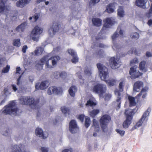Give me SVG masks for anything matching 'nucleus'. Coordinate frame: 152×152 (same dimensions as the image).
<instances>
[{
    "label": "nucleus",
    "instance_id": "f257e3e1",
    "mask_svg": "<svg viewBox=\"0 0 152 152\" xmlns=\"http://www.w3.org/2000/svg\"><path fill=\"white\" fill-rule=\"evenodd\" d=\"M60 59V57L58 56H55L49 58L48 55L44 56L39 61L40 64L36 65L37 69L40 70L43 68V65L45 63V67L51 69L56 66L58 61Z\"/></svg>",
    "mask_w": 152,
    "mask_h": 152
},
{
    "label": "nucleus",
    "instance_id": "f03ea898",
    "mask_svg": "<svg viewBox=\"0 0 152 152\" xmlns=\"http://www.w3.org/2000/svg\"><path fill=\"white\" fill-rule=\"evenodd\" d=\"M96 65L101 80L104 81L109 86H112L115 85L117 81L116 79L109 78L108 80H106L109 77L107 68L100 63H97Z\"/></svg>",
    "mask_w": 152,
    "mask_h": 152
},
{
    "label": "nucleus",
    "instance_id": "7ed1b4c3",
    "mask_svg": "<svg viewBox=\"0 0 152 152\" xmlns=\"http://www.w3.org/2000/svg\"><path fill=\"white\" fill-rule=\"evenodd\" d=\"M20 103L24 105H28L30 106L32 109H38L39 102L36 101L34 99L31 97L21 96L19 99Z\"/></svg>",
    "mask_w": 152,
    "mask_h": 152
},
{
    "label": "nucleus",
    "instance_id": "20e7f679",
    "mask_svg": "<svg viewBox=\"0 0 152 152\" xmlns=\"http://www.w3.org/2000/svg\"><path fill=\"white\" fill-rule=\"evenodd\" d=\"M120 82L118 85V89H116L114 91L116 97V101L118 103V107L119 108L121 106V99L123 97V95L121 94L124 91V89L125 85V79L121 78L120 79Z\"/></svg>",
    "mask_w": 152,
    "mask_h": 152
},
{
    "label": "nucleus",
    "instance_id": "39448f33",
    "mask_svg": "<svg viewBox=\"0 0 152 152\" xmlns=\"http://www.w3.org/2000/svg\"><path fill=\"white\" fill-rule=\"evenodd\" d=\"M148 89V88L147 87H145L143 88L141 90L140 93L137 95L135 97H134L130 96H129L128 98L129 102V105L130 107L134 106L136 105V103L135 102V99H139L140 97L142 95V98L143 99L145 98L146 96V91Z\"/></svg>",
    "mask_w": 152,
    "mask_h": 152
},
{
    "label": "nucleus",
    "instance_id": "423d86ee",
    "mask_svg": "<svg viewBox=\"0 0 152 152\" xmlns=\"http://www.w3.org/2000/svg\"><path fill=\"white\" fill-rule=\"evenodd\" d=\"M15 105V102L13 101L11 102L4 107V109L3 111V113L6 115H18V112L19 111V110L17 108H13Z\"/></svg>",
    "mask_w": 152,
    "mask_h": 152
},
{
    "label": "nucleus",
    "instance_id": "0eeeda50",
    "mask_svg": "<svg viewBox=\"0 0 152 152\" xmlns=\"http://www.w3.org/2000/svg\"><path fill=\"white\" fill-rule=\"evenodd\" d=\"M111 120L110 116L107 114H104L101 116L99 122L103 132H106L107 130V125Z\"/></svg>",
    "mask_w": 152,
    "mask_h": 152
},
{
    "label": "nucleus",
    "instance_id": "6e6552de",
    "mask_svg": "<svg viewBox=\"0 0 152 152\" xmlns=\"http://www.w3.org/2000/svg\"><path fill=\"white\" fill-rule=\"evenodd\" d=\"M92 90L93 92L99 94V97L103 98V94L106 91L107 87L105 85L98 83L94 86Z\"/></svg>",
    "mask_w": 152,
    "mask_h": 152
},
{
    "label": "nucleus",
    "instance_id": "1a4fd4ad",
    "mask_svg": "<svg viewBox=\"0 0 152 152\" xmlns=\"http://www.w3.org/2000/svg\"><path fill=\"white\" fill-rule=\"evenodd\" d=\"M43 31L42 28H40L38 26H36L31 31L30 36L33 40L37 42L39 35L42 33Z\"/></svg>",
    "mask_w": 152,
    "mask_h": 152
},
{
    "label": "nucleus",
    "instance_id": "9d476101",
    "mask_svg": "<svg viewBox=\"0 0 152 152\" xmlns=\"http://www.w3.org/2000/svg\"><path fill=\"white\" fill-rule=\"evenodd\" d=\"M129 74L132 79H135L142 76L143 74L139 72L137 66L131 67L130 69Z\"/></svg>",
    "mask_w": 152,
    "mask_h": 152
},
{
    "label": "nucleus",
    "instance_id": "9b49d317",
    "mask_svg": "<svg viewBox=\"0 0 152 152\" xmlns=\"http://www.w3.org/2000/svg\"><path fill=\"white\" fill-rule=\"evenodd\" d=\"M133 111H131L128 113V110H126L125 114L126 116V119L123 124V126L124 128H127L130 124L132 118Z\"/></svg>",
    "mask_w": 152,
    "mask_h": 152
},
{
    "label": "nucleus",
    "instance_id": "f8f14e48",
    "mask_svg": "<svg viewBox=\"0 0 152 152\" xmlns=\"http://www.w3.org/2000/svg\"><path fill=\"white\" fill-rule=\"evenodd\" d=\"M109 62L110 67L113 69L118 68L120 65L119 58H115V57H111L109 59Z\"/></svg>",
    "mask_w": 152,
    "mask_h": 152
},
{
    "label": "nucleus",
    "instance_id": "ddd939ff",
    "mask_svg": "<svg viewBox=\"0 0 152 152\" xmlns=\"http://www.w3.org/2000/svg\"><path fill=\"white\" fill-rule=\"evenodd\" d=\"M69 129L72 133H75L77 132L79 128L75 120H72L71 121L69 124Z\"/></svg>",
    "mask_w": 152,
    "mask_h": 152
},
{
    "label": "nucleus",
    "instance_id": "4468645a",
    "mask_svg": "<svg viewBox=\"0 0 152 152\" xmlns=\"http://www.w3.org/2000/svg\"><path fill=\"white\" fill-rule=\"evenodd\" d=\"M49 85V83L47 80H45L42 81L39 85V83L36 84L35 88L37 90H44L48 87Z\"/></svg>",
    "mask_w": 152,
    "mask_h": 152
},
{
    "label": "nucleus",
    "instance_id": "2eb2a0df",
    "mask_svg": "<svg viewBox=\"0 0 152 152\" xmlns=\"http://www.w3.org/2000/svg\"><path fill=\"white\" fill-rule=\"evenodd\" d=\"M151 109L149 108H148L145 112L141 118L136 124V126L137 127H139L142 125L143 121H144L146 117L148 115Z\"/></svg>",
    "mask_w": 152,
    "mask_h": 152
},
{
    "label": "nucleus",
    "instance_id": "dca6fc26",
    "mask_svg": "<svg viewBox=\"0 0 152 152\" xmlns=\"http://www.w3.org/2000/svg\"><path fill=\"white\" fill-rule=\"evenodd\" d=\"M104 22L103 26L101 30L102 31L106 28H109L110 26L113 25L114 23L110 18H106L104 21Z\"/></svg>",
    "mask_w": 152,
    "mask_h": 152
},
{
    "label": "nucleus",
    "instance_id": "f3484780",
    "mask_svg": "<svg viewBox=\"0 0 152 152\" xmlns=\"http://www.w3.org/2000/svg\"><path fill=\"white\" fill-rule=\"evenodd\" d=\"M61 28V25L59 22H54L49 30H51L53 34L58 32Z\"/></svg>",
    "mask_w": 152,
    "mask_h": 152
},
{
    "label": "nucleus",
    "instance_id": "a211bd4d",
    "mask_svg": "<svg viewBox=\"0 0 152 152\" xmlns=\"http://www.w3.org/2000/svg\"><path fill=\"white\" fill-rule=\"evenodd\" d=\"M7 0H0V13L7 12L9 10L8 6L5 5Z\"/></svg>",
    "mask_w": 152,
    "mask_h": 152
},
{
    "label": "nucleus",
    "instance_id": "6ab92c4d",
    "mask_svg": "<svg viewBox=\"0 0 152 152\" xmlns=\"http://www.w3.org/2000/svg\"><path fill=\"white\" fill-rule=\"evenodd\" d=\"M143 83L140 81H137L135 83L133 86V90L136 92H139L140 88L143 87Z\"/></svg>",
    "mask_w": 152,
    "mask_h": 152
},
{
    "label": "nucleus",
    "instance_id": "aec40b11",
    "mask_svg": "<svg viewBox=\"0 0 152 152\" xmlns=\"http://www.w3.org/2000/svg\"><path fill=\"white\" fill-rule=\"evenodd\" d=\"M115 3H111L107 6L105 10L107 12L109 13H111L114 12V10L115 9Z\"/></svg>",
    "mask_w": 152,
    "mask_h": 152
},
{
    "label": "nucleus",
    "instance_id": "412c9836",
    "mask_svg": "<svg viewBox=\"0 0 152 152\" xmlns=\"http://www.w3.org/2000/svg\"><path fill=\"white\" fill-rule=\"evenodd\" d=\"M36 134L37 136H39L40 137H41L42 139H45L48 137V134L46 136H45L44 133L42 129L39 128H37L35 130Z\"/></svg>",
    "mask_w": 152,
    "mask_h": 152
},
{
    "label": "nucleus",
    "instance_id": "4be33fe9",
    "mask_svg": "<svg viewBox=\"0 0 152 152\" xmlns=\"http://www.w3.org/2000/svg\"><path fill=\"white\" fill-rule=\"evenodd\" d=\"M27 25V23L26 22L22 23L16 28L15 29L16 31L18 32L24 31L26 29Z\"/></svg>",
    "mask_w": 152,
    "mask_h": 152
},
{
    "label": "nucleus",
    "instance_id": "5701e85b",
    "mask_svg": "<svg viewBox=\"0 0 152 152\" xmlns=\"http://www.w3.org/2000/svg\"><path fill=\"white\" fill-rule=\"evenodd\" d=\"M146 64V62L143 61L140 62L139 64V69L144 72H145L147 71V68L145 67Z\"/></svg>",
    "mask_w": 152,
    "mask_h": 152
},
{
    "label": "nucleus",
    "instance_id": "b1692460",
    "mask_svg": "<svg viewBox=\"0 0 152 152\" xmlns=\"http://www.w3.org/2000/svg\"><path fill=\"white\" fill-rule=\"evenodd\" d=\"M117 14L121 18L124 17L125 15V12L123 6H119V7L117 10Z\"/></svg>",
    "mask_w": 152,
    "mask_h": 152
},
{
    "label": "nucleus",
    "instance_id": "393cba45",
    "mask_svg": "<svg viewBox=\"0 0 152 152\" xmlns=\"http://www.w3.org/2000/svg\"><path fill=\"white\" fill-rule=\"evenodd\" d=\"M77 91L76 87L74 86H71L69 88L68 91L70 95L74 97L75 96V92Z\"/></svg>",
    "mask_w": 152,
    "mask_h": 152
},
{
    "label": "nucleus",
    "instance_id": "a878e982",
    "mask_svg": "<svg viewBox=\"0 0 152 152\" xmlns=\"http://www.w3.org/2000/svg\"><path fill=\"white\" fill-rule=\"evenodd\" d=\"M92 22L94 26H99L101 25L102 20L99 18H94L92 19Z\"/></svg>",
    "mask_w": 152,
    "mask_h": 152
},
{
    "label": "nucleus",
    "instance_id": "bb28decb",
    "mask_svg": "<svg viewBox=\"0 0 152 152\" xmlns=\"http://www.w3.org/2000/svg\"><path fill=\"white\" fill-rule=\"evenodd\" d=\"M58 89L54 86L50 87L48 89L47 93L49 95H50L52 94H55L57 92Z\"/></svg>",
    "mask_w": 152,
    "mask_h": 152
},
{
    "label": "nucleus",
    "instance_id": "cd10ccee",
    "mask_svg": "<svg viewBox=\"0 0 152 152\" xmlns=\"http://www.w3.org/2000/svg\"><path fill=\"white\" fill-rule=\"evenodd\" d=\"M93 125L94 127V131L98 132L100 131L99 124L98 122L95 119H94L93 121Z\"/></svg>",
    "mask_w": 152,
    "mask_h": 152
},
{
    "label": "nucleus",
    "instance_id": "c85d7f7f",
    "mask_svg": "<svg viewBox=\"0 0 152 152\" xmlns=\"http://www.w3.org/2000/svg\"><path fill=\"white\" fill-rule=\"evenodd\" d=\"M43 51L44 49L43 48L41 47H38L36 50L34 51L33 52L34 53H32V54L36 56H39L42 54Z\"/></svg>",
    "mask_w": 152,
    "mask_h": 152
},
{
    "label": "nucleus",
    "instance_id": "c756f323",
    "mask_svg": "<svg viewBox=\"0 0 152 152\" xmlns=\"http://www.w3.org/2000/svg\"><path fill=\"white\" fill-rule=\"evenodd\" d=\"M99 113V109H95L90 112L89 114L91 116L94 118Z\"/></svg>",
    "mask_w": 152,
    "mask_h": 152
},
{
    "label": "nucleus",
    "instance_id": "7c9ffc66",
    "mask_svg": "<svg viewBox=\"0 0 152 152\" xmlns=\"http://www.w3.org/2000/svg\"><path fill=\"white\" fill-rule=\"evenodd\" d=\"M61 110L62 112L66 115L67 114L68 115L70 114V109L65 106L62 107H61Z\"/></svg>",
    "mask_w": 152,
    "mask_h": 152
},
{
    "label": "nucleus",
    "instance_id": "2f4dec72",
    "mask_svg": "<svg viewBox=\"0 0 152 152\" xmlns=\"http://www.w3.org/2000/svg\"><path fill=\"white\" fill-rule=\"evenodd\" d=\"M135 3L137 6L140 7L145 6V4L144 0H136Z\"/></svg>",
    "mask_w": 152,
    "mask_h": 152
},
{
    "label": "nucleus",
    "instance_id": "473e14b6",
    "mask_svg": "<svg viewBox=\"0 0 152 152\" xmlns=\"http://www.w3.org/2000/svg\"><path fill=\"white\" fill-rule=\"evenodd\" d=\"M12 152H21L22 150L17 145H14L12 146Z\"/></svg>",
    "mask_w": 152,
    "mask_h": 152
},
{
    "label": "nucleus",
    "instance_id": "72a5a7b5",
    "mask_svg": "<svg viewBox=\"0 0 152 152\" xmlns=\"http://www.w3.org/2000/svg\"><path fill=\"white\" fill-rule=\"evenodd\" d=\"M16 5L18 7L22 8L26 6V5L23 0H19L16 2Z\"/></svg>",
    "mask_w": 152,
    "mask_h": 152
},
{
    "label": "nucleus",
    "instance_id": "f704fd0d",
    "mask_svg": "<svg viewBox=\"0 0 152 152\" xmlns=\"http://www.w3.org/2000/svg\"><path fill=\"white\" fill-rule=\"evenodd\" d=\"M85 126L86 128H88L90 124V119L88 117H86L85 118Z\"/></svg>",
    "mask_w": 152,
    "mask_h": 152
},
{
    "label": "nucleus",
    "instance_id": "c9c22d12",
    "mask_svg": "<svg viewBox=\"0 0 152 152\" xmlns=\"http://www.w3.org/2000/svg\"><path fill=\"white\" fill-rule=\"evenodd\" d=\"M96 54L97 57L99 58H103L104 55V52L103 50L100 49L96 52Z\"/></svg>",
    "mask_w": 152,
    "mask_h": 152
},
{
    "label": "nucleus",
    "instance_id": "e433bc0d",
    "mask_svg": "<svg viewBox=\"0 0 152 152\" xmlns=\"http://www.w3.org/2000/svg\"><path fill=\"white\" fill-rule=\"evenodd\" d=\"M96 105V103L94 102L92 100L89 99L87 101L86 105L90 106H95Z\"/></svg>",
    "mask_w": 152,
    "mask_h": 152
},
{
    "label": "nucleus",
    "instance_id": "4c0bfd02",
    "mask_svg": "<svg viewBox=\"0 0 152 152\" xmlns=\"http://www.w3.org/2000/svg\"><path fill=\"white\" fill-rule=\"evenodd\" d=\"M130 37L132 39H137L139 37V35L138 33L135 32L131 34L130 35Z\"/></svg>",
    "mask_w": 152,
    "mask_h": 152
},
{
    "label": "nucleus",
    "instance_id": "58836bf2",
    "mask_svg": "<svg viewBox=\"0 0 152 152\" xmlns=\"http://www.w3.org/2000/svg\"><path fill=\"white\" fill-rule=\"evenodd\" d=\"M20 39H15L14 41L13 45L17 47H19L20 46Z\"/></svg>",
    "mask_w": 152,
    "mask_h": 152
},
{
    "label": "nucleus",
    "instance_id": "ea45409f",
    "mask_svg": "<svg viewBox=\"0 0 152 152\" xmlns=\"http://www.w3.org/2000/svg\"><path fill=\"white\" fill-rule=\"evenodd\" d=\"M67 75L66 73L64 71H62L60 72V77L63 79H65L66 78Z\"/></svg>",
    "mask_w": 152,
    "mask_h": 152
},
{
    "label": "nucleus",
    "instance_id": "a19ab883",
    "mask_svg": "<svg viewBox=\"0 0 152 152\" xmlns=\"http://www.w3.org/2000/svg\"><path fill=\"white\" fill-rule=\"evenodd\" d=\"M151 14H152V3L151 4L149 11L148 12L146 13V15L148 18H149L152 15Z\"/></svg>",
    "mask_w": 152,
    "mask_h": 152
},
{
    "label": "nucleus",
    "instance_id": "79ce46f5",
    "mask_svg": "<svg viewBox=\"0 0 152 152\" xmlns=\"http://www.w3.org/2000/svg\"><path fill=\"white\" fill-rule=\"evenodd\" d=\"M10 66L9 65H7L6 67L4 68L2 71V72L3 73H7L10 69Z\"/></svg>",
    "mask_w": 152,
    "mask_h": 152
},
{
    "label": "nucleus",
    "instance_id": "37998d69",
    "mask_svg": "<svg viewBox=\"0 0 152 152\" xmlns=\"http://www.w3.org/2000/svg\"><path fill=\"white\" fill-rule=\"evenodd\" d=\"M73 58L72 59V62L73 63H76L78 62V58L77 57V54L75 55V56H73Z\"/></svg>",
    "mask_w": 152,
    "mask_h": 152
},
{
    "label": "nucleus",
    "instance_id": "c03bdc74",
    "mask_svg": "<svg viewBox=\"0 0 152 152\" xmlns=\"http://www.w3.org/2000/svg\"><path fill=\"white\" fill-rule=\"evenodd\" d=\"M115 131L118 134H119L122 137L124 136L125 133V131H124L118 129H116Z\"/></svg>",
    "mask_w": 152,
    "mask_h": 152
},
{
    "label": "nucleus",
    "instance_id": "a18cd8bd",
    "mask_svg": "<svg viewBox=\"0 0 152 152\" xmlns=\"http://www.w3.org/2000/svg\"><path fill=\"white\" fill-rule=\"evenodd\" d=\"M84 72L86 75L89 76L91 75L92 74L91 70H89V69H88L87 68H86L84 69Z\"/></svg>",
    "mask_w": 152,
    "mask_h": 152
},
{
    "label": "nucleus",
    "instance_id": "49530a36",
    "mask_svg": "<svg viewBox=\"0 0 152 152\" xmlns=\"http://www.w3.org/2000/svg\"><path fill=\"white\" fill-rule=\"evenodd\" d=\"M53 75L55 78H58L60 77V72H54L53 73Z\"/></svg>",
    "mask_w": 152,
    "mask_h": 152
},
{
    "label": "nucleus",
    "instance_id": "de8ad7c7",
    "mask_svg": "<svg viewBox=\"0 0 152 152\" xmlns=\"http://www.w3.org/2000/svg\"><path fill=\"white\" fill-rule=\"evenodd\" d=\"M68 52L69 54H70L72 56H75L76 53L72 49H69L68 50Z\"/></svg>",
    "mask_w": 152,
    "mask_h": 152
},
{
    "label": "nucleus",
    "instance_id": "09e8293b",
    "mask_svg": "<svg viewBox=\"0 0 152 152\" xmlns=\"http://www.w3.org/2000/svg\"><path fill=\"white\" fill-rule=\"evenodd\" d=\"M39 16L38 15H34L32 17H30L29 18V20H31L32 19H33V21H36L38 18Z\"/></svg>",
    "mask_w": 152,
    "mask_h": 152
},
{
    "label": "nucleus",
    "instance_id": "8fccbe9b",
    "mask_svg": "<svg viewBox=\"0 0 152 152\" xmlns=\"http://www.w3.org/2000/svg\"><path fill=\"white\" fill-rule=\"evenodd\" d=\"M111 97V95L110 94H106L104 95V99L105 100H109Z\"/></svg>",
    "mask_w": 152,
    "mask_h": 152
},
{
    "label": "nucleus",
    "instance_id": "3c124183",
    "mask_svg": "<svg viewBox=\"0 0 152 152\" xmlns=\"http://www.w3.org/2000/svg\"><path fill=\"white\" fill-rule=\"evenodd\" d=\"M85 116L83 114H80L79 115L78 119H79L82 122H83L84 120V118Z\"/></svg>",
    "mask_w": 152,
    "mask_h": 152
},
{
    "label": "nucleus",
    "instance_id": "603ef678",
    "mask_svg": "<svg viewBox=\"0 0 152 152\" xmlns=\"http://www.w3.org/2000/svg\"><path fill=\"white\" fill-rule=\"evenodd\" d=\"M118 35H119L118 34L117 32L116 31L113 34V35L112 36V39L113 40H114L117 37H118Z\"/></svg>",
    "mask_w": 152,
    "mask_h": 152
},
{
    "label": "nucleus",
    "instance_id": "864d4df0",
    "mask_svg": "<svg viewBox=\"0 0 152 152\" xmlns=\"http://www.w3.org/2000/svg\"><path fill=\"white\" fill-rule=\"evenodd\" d=\"M138 62V59L136 58H134L130 61V64H136Z\"/></svg>",
    "mask_w": 152,
    "mask_h": 152
},
{
    "label": "nucleus",
    "instance_id": "5fc2aeb1",
    "mask_svg": "<svg viewBox=\"0 0 152 152\" xmlns=\"http://www.w3.org/2000/svg\"><path fill=\"white\" fill-rule=\"evenodd\" d=\"M100 1V0H91L90 1V4H91L94 5L96 3H98Z\"/></svg>",
    "mask_w": 152,
    "mask_h": 152
},
{
    "label": "nucleus",
    "instance_id": "6e6d98bb",
    "mask_svg": "<svg viewBox=\"0 0 152 152\" xmlns=\"http://www.w3.org/2000/svg\"><path fill=\"white\" fill-rule=\"evenodd\" d=\"M41 150L42 152H48V148L44 147H42Z\"/></svg>",
    "mask_w": 152,
    "mask_h": 152
},
{
    "label": "nucleus",
    "instance_id": "4d7b16f0",
    "mask_svg": "<svg viewBox=\"0 0 152 152\" xmlns=\"http://www.w3.org/2000/svg\"><path fill=\"white\" fill-rule=\"evenodd\" d=\"M27 48V46L26 45H24L23 47L22 50L23 53H25L26 52V49Z\"/></svg>",
    "mask_w": 152,
    "mask_h": 152
},
{
    "label": "nucleus",
    "instance_id": "13d9d810",
    "mask_svg": "<svg viewBox=\"0 0 152 152\" xmlns=\"http://www.w3.org/2000/svg\"><path fill=\"white\" fill-rule=\"evenodd\" d=\"M72 149L70 148L69 149H65L62 151V152H72Z\"/></svg>",
    "mask_w": 152,
    "mask_h": 152
},
{
    "label": "nucleus",
    "instance_id": "bf43d9fd",
    "mask_svg": "<svg viewBox=\"0 0 152 152\" xmlns=\"http://www.w3.org/2000/svg\"><path fill=\"white\" fill-rule=\"evenodd\" d=\"M146 56L148 57H151L152 56V54L151 52L148 51L146 53Z\"/></svg>",
    "mask_w": 152,
    "mask_h": 152
},
{
    "label": "nucleus",
    "instance_id": "052dcab7",
    "mask_svg": "<svg viewBox=\"0 0 152 152\" xmlns=\"http://www.w3.org/2000/svg\"><path fill=\"white\" fill-rule=\"evenodd\" d=\"M132 53H134L136 55H137V50L136 49L134 48H132Z\"/></svg>",
    "mask_w": 152,
    "mask_h": 152
},
{
    "label": "nucleus",
    "instance_id": "680f3d73",
    "mask_svg": "<svg viewBox=\"0 0 152 152\" xmlns=\"http://www.w3.org/2000/svg\"><path fill=\"white\" fill-rule=\"evenodd\" d=\"M81 73L80 72H78L77 73V75L78 76V77L80 79H82V76L81 75Z\"/></svg>",
    "mask_w": 152,
    "mask_h": 152
},
{
    "label": "nucleus",
    "instance_id": "e2e57ef3",
    "mask_svg": "<svg viewBox=\"0 0 152 152\" xmlns=\"http://www.w3.org/2000/svg\"><path fill=\"white\" fill-rule=\"evenodd\" d=\"M12 88L14 91H16L17 90L18 88L15 85L13 84L12 85Z\"/></svg>",
    "mask_w": 152,
    "mask_h": 152
},
{
    "label": "nucleus",
    "instance_id": "0e129e2a",
    "mask_svg": "<svg viewBox=\"0 0 152 152\" xmlns=\"http://www.w3.org/2000/svg\"><path fill=\"white\" fill-rule=\"evenodd\" d=\"M98 46L100 48H105V45L102 43H100L99 44Z\"/></svg>",
    "mask_w": 152,
    "mask_h": 152
},
{
    "label": "nucleus",
    "instance_id": "69168bd1",
    "mask_svg": "<svg viewBox=\"0 0 152 152\" xmlns=\"http://www.w3.org/2000/svg\"><path fill=\"white\" fill-rule=\"evenodd\" d=\"M23 1L24 4L26 5L27 4H28L30 3L31 0H23Z\"/></svg>",
    "mask_w": 152,
    "mask_h": 152
},
{
    "label": "nucleus",
    "instance_id": "338daca9",
    "mask_svg": "<svg viewBox=\"0 0 152 152\" xmlns=\"http://www.w3.org/2000/svg\"><path fill=\"white\" fill-rule=\"evenodd\" d=\"M147 24L149 26H151L152 25V19H151L149 20L147 23Z\"/></svg>",
    "mask_w": 152,
    "mask_h": 152
},
{
    "label": "nucleus",
    "instance_id": "774afa93",
    "mask_svg": "<svg viewBox=\"0 0 152 152\" xmlns=\"http://www.w3.org/2000/svg\"><path fill=\"white\" fill-rule=\"evenodd\" d=\"M21 70L20 68V67H17L16 68V73H19V72Z\"/></svg>",
    "mask_w": 152,
    "mask_h": 152
}]
</instances>
